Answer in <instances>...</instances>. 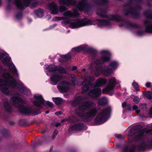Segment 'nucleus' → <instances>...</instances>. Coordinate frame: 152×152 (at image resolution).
Returning <instances> with one entry per match:
<instances>
[{
  "label": "nucleus",
  "instance_id": "nucleus-1",
  "mask_svg": "<svg viewBox=\"0 0 152 152\" xmlns=\"http://www.w3.org/2000/svg\"><path fill=\"white\" fill-rule=\"evenodd\" d=\"M0 60L4 64L8 66L15 78H18V70L14 64L11 62V57L8 53L3 50H0ZM11 88H17L21 93L26 94L30 93L29 90L24 86L21 82L17 84L9 71L0 65V89L2 92L7 94L11 91Z\"/></svg>",
  "mask_w": 152,
  "mask_h": 152
},
{
  "label": "nucleus",
  "instance_id": "nucleus-2",
  "mask_svg": "<svg viewBox=\"0 0 152 152\" xmlns=\"http://www.w3.org/2000/svg\"><path fill=\"white\" fill-rule=\"evenodd\" d=\"M86 98L83 96L77 97L73 101L72 105L75 106L78 105V108L75 113L84 121H88L92 119L96 115L98 110L96 107H91L94 104V103L90 101H84Z\"/></svg>",
  "mask_w": 152,
  "mask_h": 152
},
{
  "label": "nucleus",
  "instance_id": "nucleus-3",
  "mask_svg": "<svg viewBox=\"0 0 152 152\" xmlns=\"http://www.w3.org/2000/svg\"><path fill=\"white\" fill-rule=\"evenodd\" d=\"M115 20L117 22L121 21L122 23L119 24V26L122 27L124 26V20H122L120 16L118 15H111L109 19L107 20H105L94 19L92 20L85 18L81 20L76 19L72 21H69L68 20H64L62 21V25H66L69 24V26L72 28H77L80 27L95 24L94 21H96L98 26L102 27L104 26L110 25V21Z\"/></svg>",
  "mask_w": 152,
  "mask_h": 152
},
{
  "label": "nucleus",
  "instance_id": "nucleus-4",
  "mask_svg": "<svg viewBox=\"0 0 152 152\" xmlns=\"http://www.w3.org/2000/svg\"><path fill=\"white\" fill-rule=\"evenodd\" d=\"M101 56L99 59L95 61L93 64L92 66L94 67V69L92 72L95 75L98 76L102 74H103L107 76H108L112 74L113 70L108 66L102 67L98 66L100 65L104 62L108 61L110 58L111 53L110 51L107 50H102L99 52Z\"/></svg>",
  "mask_w": 152,
  "mask_h": 152
},
{
  "label": "nucleus",
  "instance_id": "nucleus-5",
  "mask_svg": "<svg viewBox=\"0 0 152 152\" xmlns=\"http://www.w3.org/2000/svg\"><path fill=\"white\" fill-rule=\"evenodd\" d=\"M10 102L12 104L19 109L21 113L26 115H34L32 109L24 105L26 104V102L21 98L16 96H13L11 98Z\"/></svg>",
  "mask_w": 152,
  "mask_h": 152
},
{
  "label": "nucleus",
  "instance_id": "nucleus-6",
  "mask_svg": "<svg viewBox=\"0 0 152 152\" xmlns=\"http://www.w3.org/2000/svg\"><path fill=\"white\" fill-rule=\"evenodd\" d=\"M44 68L47 70L48 72L46 74L49 75V73L51 74H53L50 78V83L53 85H56L59 81L63 79L64 77L63 75L60 74H57L58 67L53 65L45 64Z\"/></svg>",
  "mask_w": 152,
  "mask_h": 152
},
{
  "label": "nucleus",
  "instance_id": "nucleus-7",
  "mask_svg": "<svg viewBox=\"0 0 152 152\" xmlns=\"http://www.w3.org/2000/svg\"><path fill=\"white\" fill-rule=\"evenodd\" d=\"M137 129L136 127L132 128L128 132V135L129 136H132L134 134H136V139L137 140H140L137 145L138 148L140 150H142L147 146L150 145L151 144L148 142V140L142 139L143 132L141 131H139Z\"/></svg>",
  "mask_w": 152,
  "mask_h": 152
},
{
  "label": "nucleus",
  "instance_id": "nucleus-8",
  "mask_svg": "<svg viewBox=\"0 0 152 152\" xmlns=\"http://www.w3.org/2000/svg\"><path fill=\"white\" fill-rule=\"evenodd\" d=\"M111 111V108L109 107L102 110L98 114L95 119L97 124H102L105 122L108 119Z\"/></svg>",
  "mask_w": 152,
  "mask_h": 152
},
{
  "label": "nucleus",
  "instance_id": "nucleus-9",
  "mask_svg": "<svg viewBox=\"0 0 152 152\" xmlns=\"http://www.w3.org/2000/svg\"><path fill=\"white\" fill-rule=\"evenodd\" d=\"M34 96L35 99L36 100L33 102V103L35 106L39 108H42V105L46 106V105L50 107H53V104L48 101L45 102L41 95L36 94H34Z\"/></svg>",
  "mask_w": 152,
  "mask_h": 152
},
{
  "label": "nucleus",
  "instance_id": "nucleus-10",
  "mask_svg": "<svg viewBox=\"0 0 152 152\" xmlns=\"http://www.w3.org/2000/svg\"><path fill=\"white\" fill-rule=\"evenodd\" d=\"M120 83V81L116 80L114 77L110 78L107 87L103 90V93H104L106 92H107L109 94H111L113 93V89L115 85Z\"/></svg>",
  "mask_w": 152,
  "mask_h": 152
},
{
  "label": "nucleus",
  "instance_id": "nucleus-11",
  "mask_svg": "<svg viewBox=\"0 0 152 152\" xmlns=\"http://www.w3.org/2000/svg\"><path fill=\"white\" fill-rule=\"evenodd\" d=\"M94 79V77L90 76H85L83 78V82L82 85L83 86L82 93H86L88 90L91 88L93 85L91 82Z\"/></svg>",
  "mask_w": 152,
  "mask_h": 152
},
{
  "label": "nucleus",
  "instance_id": "nucleus-12",
  "mask_svg": "<svg viewBox=\"0 0 152 152\" xmlns=\"http://www.w3.org/2000/svg\"><path fill=\"white\" fill-rule=\"evenodd\" d=\"M13 0H8L9 2H11ZM16 6L19 8L22 9L24 6H29L31 2V0H14Z\"/></svg>",
  "mask_w": 152,
  "mask_h": 152
},
{
  "label": "nucleus",
  "instance_id": "nucleus-13",
  "mask_svg": "<svg viewBox=\"0 0 152 152\" xmlns=\"http://www.w3.org/2000/svg\"><path fill=\"white\" fill-rule=\"evenodd\" d=\"M69 83L66 81H63L61 82L60 85L57 86L58 90L61 92H67L69 90Z\"/></svg>",
  "mask_w": 152,
  "mask_h": 152
},
{
  "label": "nucleus",
  "instance_id": "nucleus-14",
  "mask_svg": "<svg viewBox=\"0 0 152 152\" xmlns=\"http://www.w3.org/2000/svg\"><path fill=\"white\" fill-rule=\"evenodd\" d=\"M90 48L87 45H81L77 47L74 48L72 49V51L75 52H79L82 51H87L90 50Z\"/></svg>",
  "mask_w": 152,
  "mask_h": 152
},
{
  "label": "nucleus",
  "instance_id": "nucleus-15",
  "mask_svg": "<svg viewBox=\"0 0 152 152\" xmlns=\"http://www.w3.org/2000/svg\"><path fill=\"white\" fill-rule=\"evenodd\" d=\"M48 8L50 10L52 14H55L58 13V10L57 8V5L53 2L48 4Z\"/></svg>",
  "mask_w": 152,
  "mask_h": 152
},
{
  "label": "nucleus",
  "instance_id": "nucleus-16",
  "mask_svg": "<svg viewBox=\"0 0 152 152\" xmlns=\"http://www.w3.org/2000/svg\"><path fill=\"white\" fill-rule=\"evenodd\" d=\"M63 15L69 17H75L78 16L79 14L77 10L76 9H74L73 12H71L69 10L66 11L64 13Z\"/></svg>",
  "mask_w": 152,
  "mask_h": 152
},
{
  "label": "nucleus",
  "instance_id": "nucleus-17",
  "mask_svg": "<svg viewBox=\"0 0 152 152\" xmlns=\"http://www.w3.org/2000/svg\"><path fill=\"white\" fill-rule=\"evenodd\" d=\"M107 82L106 79L100 77L97 79L96 81L95 86H104Z\"/></svg>",
  "mask_w": 152,
  "mask_h": 152
},
{
  "label": "nucleus",
  "instance_id": "nucleus-18",
  "mask_svg": "<svg viewBox=\"0 0 152 152\" xmlns=\"http://www.w3.org/2000/svg\"><path fill=\"white\" fill-rule=\"evenodd\" d=\"M101 89L99 88H95L91 91L88 93L89 95L96 97L99 96L101 93Z\"/></svg>",
  "mask_w": 152,
  "mask_h": 152
},
{
  "label": "nucleus",
  "instance_id": "nucleus-19",
  "mask_svg": "<svg viewBox=\"0 0 152 152\" xmlns=\"http://www.w3.org/2000/svg\"><path fill=\"white\" fill-rule=\"evenodd\" d=\"M87 7V4L86 0H82L81 2L78 3L77 7L80 10H84Z\"/></svg>",
  "mask_w": 152,
  "mask_h": 152
},
{
  "label": "nucleus",
  "instance_id": "nucleus-20",
  "mask_svg": "<svg viewBox=\"0 0 152 152\" xmlns=\"http://www.w3.org/2000/svg\"><path fill=\"white\" fill-rule=\"evenodd\" d=\"M59 3L61 4L75 5L76 4V1L75 0H60Z\"/></svg>",
  "mask_w": 152,
  "mask_h": 152
},
{
  "label": "nucleus",
  "instance_id": "nucleus-21",
  "mask_svg": "<svg viewBox=\"0 0 152 152\" xmlns=\"http://www.w3.org/2000/svg\"><path fill=\"white\" fill-rule=\"evenodd\" d=\"M71 57L70 53L65 55H61V58L59 60V61L61 63H64L67 62Z\"/></svg>",
  "mask_w": 152,
  "mask_h": 152
},
{
  "label": "nucleus",
  "instance_id": "nucleus-22",
  "mask_svg": "<svg viewBox=\"0 0 152 152\" xmlns=\"http://www.w3.org/2000/svg\"><path fill=\"white\" fill-rule=\"evenodd\" d=\"M83 124L82 123H79L71 126L70 128L72 130L80 131L83 130Z\"/></svg>",
  "mask_w": 152,
  "mask_h": 152
},
{
  "label": "nucleus",
  "instance_id": "nucleus-23",
  "mask_svg": "<svg viewBox=\"0 0 152 152\" xmlns=\"http://www.w3.org/2000/svg\"><path fill=\"white\" fill-rule=\"evenodd\" d=\"M109 65L112 70H115L116 69L118 66L119 63L117 61H112L110 62Z\"/></svg>",
  "mask_w": 152,
  "mask_h": 152
},
{
  "label": "nucleus",
  "instance_id": "nucleus-24",
  "mask_svg": "<svg viewBox=\"0 0 152 152\" xmlns=\"http://www.w3.org/2000/svg\"><path fill=\"white\" fill-rule=\"evenodd\" d=\"M1 106L2 108L8 112L10 111L11 110L10 105L7 101L4 102L3 104H1Z\"/></svg>",
  "mask_w": 152,
  "mask_h": 152
},
{
  "label": "nucleus",
  "instance_id": "nucleus-25",
  "mask_svg": "<svg viewBox=\"0 0 152 152\" xmlns=\"http://www.w3.org/2000/svg\"><path fill=\"white\" fill-rule=\"evenodd\" d=\"M53 101L57 104H61L64 102L63 99L60 97L53 98Z\"/></svg>",
  "mask_w": 152,
  "mask_h": 152
},
{
  "label": "nucleus",
  "instance_id": "nucleus-26",
  "mask_svg": "<svg viewBox=\"0 0 152 152\" xmlns=\"http://www.w3.org/2000/svg\"><path fill=\"white\" fill-rule=\"evenodd\" d=\"M35 15L39 18H41L43 16V10L42 9H39L35 11Z\"/></svg>",
  "mask_w": 152,
  "mask_h": 152
},
{
  "label": "nucleus",
  "instance_id": "nucleus-27",
  "mask_svg": "<svg viewBox=\"0 0 152 152\" xmlns=\"http://www.w3.org/2000/svg\"><path fill=\"white\" fill-rule=\"evenodd\" d=\"M108 102V99L106 98L103 97L99 100V103L101 105H103L107 104Z\"/></svg>",
  "mask_w": 152,
  "mask_h": 152
},
{
  "label": "nucleus",
  "instance_id": "nucleus-28",
  "mask_svg": "<svg viewBox=\"0 0 152 152\" xmlns=\"http://www.w3.org/2000/svg\"><path fill=\"white\" fill-rule=\"evenodd\" d=\"M145 96L148 99H152V93L150 91H146L144 94Z\"/></svg>",
  "mask_w": 152,
  "mask_h": 152
},
{
  "label": "nucleus",
  "instance_id": "nucleus-29",
  "mask_svg": "<svg viewBox=\"0 0 152 152\" xmlns=\"http://www.w3.org/2000/svg\"><path fill=\"white\" fill-rule=\"evenodd\" d=\"M134 149L127 147L124 148L123 150L124 152H134Z\"/></svg>",
  "mask_w": 152,
  "mask_h": 152
},
{
  "label": "nucleus",
  "instance_id": "nucleus-30",
  "mask_svg": "<svg viewBox=\"0 0 152 152\" xmlns=\"http://www.w3.org/2000/svg\"><path fill=\"white\" fill-rule=\"evenodd\" d=\"M57 72L62 74L65 73L66 72L65 69L62 67H58Z\"/></svg>",
  "mask_w": 152,
  "mask_h": 152
},
{
  "label": "nucleus",
  "instance_id": "nucleus-31",
  "mask_svg": "<svg viewBox=\"0 0 152 152\" xmlns=\"http://www.w3.org/2000/svg\"><path fill=\"white\" fill-rule=\"evenodd\" d=\"M97 14L101 17H106V15L105 12L104 10H101L100 13L97 12Z\"/></svg>",
  "mask_w": 152,
  "mask_h": 152
},
{
  "label": "nucleus",
  "instance_id": "nucleus-32",
  "mask_svg": "<svg viewBox=\"0 0 152 152\" xmlns=\"http://www.w3.org/2000/svg\"><path fill=\"white\" fill-rule=\"evenodd\" d=\"M66 19V17H54L53 20V21L59 20H64Z\"/></svg>",
  "mask_w": 152,
  "mask_h": 152
},
{
  "label": "nucleus",
  "instance_id": "nucleus-33",
  "mask_svg": "<svg viewBox=\"0 0 152 152\" xmlns=\"http://www.w3.org/2000/svg\"><path fill=\"white\" fill-rule=\"evenodd\" d=\"M138 108L137 107L136 105H134L133 106L132 109L133 110L135 111V112L137 114L139 113L140 110H137Z\"/></svg>",
  "mask_w": 152,
  "mask_h": 152
},
{
  "label": "nucleus",
  "instance_id": "nucleus-34",
  "mask_svg": "<svg viewBox=\"0 0 152 152\" xmlns=\"http://www.w3.org/2000/svg\"><path fill=\"white\" fill-rule=\"evenodd\" d=\"M140 101V98L137 96H135L133 99V101L135 103L137 104Z\"/></svg>",
  "mask_w": 152,
  "mask_h": 152
},
{
  "label": "nucleus",
  "instance_id": "nucleus-35",
  "mask_svg": "<svg viewBox=\"0 0 152 152\" xmlns=\"http://www.w3.org/2000/svg\"><path fill=\"white\" fill-rule=\"evenodd\" d=\"M67 9V7L65 6H61L60 7V10L61 12H63Z\"/></svg>",
  "mask_w": 152,
  "mask_h": 152
},
{
  "label": "nucleus",
  "instance_id": "nucleus-36",
  "mask_svg": "<svg viewBox=\"0 0 152 152\" xmlns=\"http://www.w3.org/2000/svg\"><path fill=\"white\" fill-rule=\"evenodd\" d=\"M132 86L133 87L136 89V90H137V89L138 87V86L137 83H136L135 82H134L132 83Z\"/></svg>",
  "mask_w": 152,
  "mask_h": 152
},
{
  "label": "nucleus",
  "instance_id": "nucleus-37",
  "mask_svg": "<svg viewBox=\"0 0 152 152\" xmlns=\"http://www.w3.org/2000/svg\"><path fill=\"white\" fill-rule=\"evenodd\" d=\"M71 78H72V82L73 84V85H75L74 82L75 81V80H76V77L75 75H73L72 76Z\"/></svg>",
  "mask_w": 152,
  "mask_h": 152
},
{
  "label": "nucleus",
  "instance_id": "nucleus-38",
  "mask_svg": "<svg viewBox=\"0 0 152 152\" xmlns=\"http://www.w3.org/2000/svg\"><path fill=\"white\" fill-rule=\"evenodd\" d=\"M151 83L150 82H147L145 84V86L147 88H150L151 86Z\"/></svg>",
  "mask_w": 152,
  "mask_h": 152
},
{
  "label": "nucleus",
  "instance_id": "nucleus-39",
  "mask_svg": "<svg viewBox=\"0 0 152 152\" xmlns=\"http://www.w3.org/2000/svg\"><path fill=\"white\" fill-rule=\"evenodd\" d=\"M22 17V14L21 13H19L16 15V18L18 19H20Z\"/></svg>",
  "mask_w": 152,
  "mask_h": 152
},
{
  "label": "nucleus",
  "instance_id": "nucleus-40",
  "mask_svg": "<svg viewBox=\"0 0 152 152\" xmlns=\"http://www.w3.org/2000/svg\"><path fill=\"white\" fill-rule=\"evenodd\" d=\"M58 134V132L57 130H55L53 133V136L54 137L56 136Z\"/></svg>",
  "mask_w": 152,
  "mask_h": 152
},
{
  "label": "nucleus",
  "instance_id": "nucleus-41",
  "mask_svg": "<svg viewBox=\"0 0 152 152\" xmlns=\"http://www.w3.org/2000/svg\"><path fill=\"white\" fill-rule=\"evenodd\" d=\"M122 107H123L124 108V107H126V102H124L122 104Z\"/></svg>",
  "mask_w": 152,
  "mask_h": 152
},
{
  "label": "nucleus",
  "instance_id": "nucleus-42",
  "mask_svg": "<svg viewBox=\"0 0 152 152\" xmlns=\"http://www.w3.org/2000/svg\"><path fill=\"white\" fill-rule=\"evenodd\" d=\"M57 24H54L52 25V26H50V28L52 29L54 27H56L57 26Z\"/></svg>",
  "mask_w": 152,
  "mask_h": 152
},
{
  "label": "nucleus",
  "instance_id": "nucleus-43",
  "mask_svg": "<svg viewBox=\"0 0 152 152\" xmlns=\"http://www.w3.org/2000/svg\"><path fill=\"white\" fill-rule=\"evenodd\" d=\"M117 138L119 139H121L122 138V136L121 134H118L116 136Z\"/></svg>",
  "mask_w": 152,
  "mask_h": 152
},
{
  "label": "nucleus",
  "instance_id": "nucleus-44",
  "mask_svg": "<svg viewBox=\"0 0 152 152\" xmlns=\"http://www.w3.org/2000/svg\"><path fill=\"white\" fill-rule=\"evenodd\" d=\"M126 107H127V109L128 110H130L131 108V106L130 105L128 104L126 106Z\"/></svg>",
  "mask_w": 152,
  "mask_h": 152
},
{
  "label": "nucleus",
  "instance_id": "nucleus-45",
  "mask_svg": "<svg viewBox=\"0 0 152 152\" xmlns=\"http://www.w3.org/2000/svg\"><path fill=\"white\" fill-rule=\"evenodd\" d=\"M149 114L151 117H152V107L151 109L149 112Z\"/></svg>",
  "mask_w": 152,
  "mask_h": 152
},
{
  "label": "nucleus",
  "instance_id": "nucleus-46",
  "mask_svg": "<svg viewBox=\"0 0 152 152\" xmlns=\"http://www.w3.org/2000/svg\"><path fill=\"white\" fill-rule=\"evenodd\" d=\"M46 18L48 19H49L51 18V16L50 15H47Z\"/></svg>",
  "mask_w": 152,
  "mask_h": 152
},
{
  "label": "nucleus",
  "instance_id": "nucleus-47",
  "mask_svg": "<svg viewBox=\"0 0 152 152\" xmlns=\"http://www.w3.org/2000/svg\"><path fill=\"white\" fill-rule=\"evenodd\" d=\"M77 69V68L76 66H74L72 68V70H76Z\"/></svg>",
  "mask_w": 152,
  "mask_h": 152
},
{
  "label": "nucleus",
  "instance_id": "nucleus-48",
  "mask_svg": "<svg viewBox=\"0 0 152 152\" xmlns=\"http://www.w3.org/2000/svg\"><path fill=\"white\" fill-rule=\"evenodd\" d=\"M55 114L57 115H59L61 114V113L60 112H56L55 113Z\"/></svg>",
  "mask_w": 152,
  "mask_h": 152
},
{
  "label": "nucleus",
  "instance_id": "nucleus-49",
  "mask_svg": "<svg viewBox=\"0 0 152 152\" xmlns=\"http://www.w3.org/2000/svg\"><path fill=\"white\" fill-rule=\"evenodd\" d=\"M60 123H57L56 124V127H58V126H60Z\"/></svg>",
  "mask_w": 152,
  "mask_h": 152
},
{
  "label": "nucleus",
  "instance_id": "nucleus-50",
  "mask_svg": "<svg viewBox=\"0 0 152 152\" xmlns=\"http://www.w3.org/2000/svg\"><path fill=\"white\" fill-rule=\"evenodd\" d=\"M67 121V120H66L64 119V120H62L61 121V123L62 122H65V121Z\"/></svg>",
  "mask_w": 152,
  "mask_h": 152
},
{
  "label": "nucleus",
  "instance_id": "nucleus-51",
  "mask_svg": "<svg viewBox=\"0 0 152 152\" xmlns=\"http://www.w3.org/2000/svg\"><path fill=\"white\" fill-rule=\"evenodd\" d=\"M130 13H131L132 14L133 13V11H132V10H130Z\"/></svg>",
  "mask_w": 152,
  "mask_h": 152
},
{
  "label": "nucleus",
  "instance_id": "nucleus-52",
  "mask_svg": "<svg viewBox=\"0 0 152 152\" xmlns=\"http://www.w3.org/2000/svg\"><path fill=\"white\" fill-rule=\"evenodd\" d=\"M85 71H86V69H83L82 70V71L83 72H85Z\"/></svg>",
  "mask_w": 152,
  "mask_h": 152
},
{
  "label": "nucleus",
  "instance_id": "nucleus-53",
  "mask_svg": "<svg viewBox=\"0 0 152 152\" xmlns=\"http://www.w3.org/2000/svg\"><path fill=\"white\" fill-rule=\"evenodd\" d=\"M49 113V111H47L45 112V113L46 114H48V113Z\"/></svg>",
  "mask_w": 152,
  "mask_h": 152
},
{
  "label": "nucleus",
  "instance_id": "nucleus-54",
  "mask_svg": "<svg viewBox=\"0 0 152 152\" xmlns=\"http://www.w3.org/2000/svg\"><path fill=\"white\" fill-rule=\"evenodd\" d=\"M152 130V129H150V130H148L147 132V133H148L149 132L151 131V130Z\"/></svg>",
  "mask_w": 152,
  "mask_h": 152
},
{
  "label": "nucleus",
  "instance_id": "nucleus-55",
  "mask_svg": "<svg viewBox=\"0 0 152 152\" xmlns=\"http://www.w3.org/2000/svg\"><path fill=\"white\" fill-rule=\"evenodd\" d=\"M2 3V1L1 0H0V6L1 5Z\"/></svg>",
  "mask_w": 152,
  "mask_h": 152
},
{
  "label": "nucleus",
  "instance_id": "nucleus-56",
  "mask_svg": "<svg viewBox=\"0 0 152 152\" xmlns=\"http://www.w3.org/2000/svg\"><path fill=\"white\" fill-rule=\"evenodd\" d=\"M129 13H126V14H126V15H129Z\"/></svg>",
  "mask_w": 152,
  "mask_h": 152
},
{
  "label": "nucleus",
  "instance_id": "nucleus-57",
  "mask_svg": "<svg viewBox=\"0 0 152 152\" xmlns=\"http://www.w3.org/2000/svg\"><path fill=\"white\" fill-rule=\"evenodd\" d=\"M35 6H36L35 5H32L31 6L32 7H34Z\"/></svg>",
  "mask_w": 152,
  "mask_h": 152
},
{
  "label": "nucleus",
  "instance_id": "nucleus-58",
  "mask_svg": "<svg viewBox=\"0 0 152 152\" xmlns=\"http://www.w3.org/2000/svg\"><path fill=\"white\" fill-rule=\"evenodd\" d=\"M67 32H69V31H67Z\"/></svg>",
  "mask_w": 152,
  "mask_h": 152
}]
</instances>
